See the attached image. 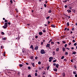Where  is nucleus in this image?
Segmentation results:
<instances>
[{"mask_svg": "<svg viewBox=\"0 0 77 77\" xmlns=\"http://www.w3.org/2000/svg\"><path fill=\"white\" fill-rule=\"evenodd\" d=\"M40 53L41 54H45V51L44 49H42L41 50Z\"/></svg>", "mask_w": 77, "mask_h": 77, "instance_id": "1", "label": "nucleus"}, {"mask_svg": "<svg viewBox=\"0 0 77 77\" xmlns=\"http://www.w3.org/2000/svg\"><path fill=\"white\" fill-rule=\"evenodd\" d=\"M30 48H31L32 49V51H34V50H35V49L33 48V45H31L30 47Z\"/></svg>", "mask_w": 77, "mask_h": 77, "instance_id": "2", "label": "nucleus"}, {"mask_svg": "<svg viewBox=\"0 0 77 77\" xmlns=\"http://www.w3.org/2000/svg\"><path fill=\"white\" fill-rule=\"evenodd\" d=\"M4 26H5L7 27L8 26V22H7V23H5Z\"/></svg>", "mask_w": 77, "mask_h": 77, "instance_id": "3", "label": "nucleus"}, {"mask_svg": "<svg viewBox=\"0 0 77 77\" xmlns=\"http://www.w3.org/2000/svg\"><path fill=\"white\" fill-rule=\"evenodd\" d=\"M38 34H39V35H42L43 34V33L42 32H39Z\"/></svg>", "mask_w": 77, "mask_h": 77, "instance_id": "4", "label": "nucleus"}, {"mask_svg": "<svg viewBox=\"0 0 77 77\" xmlns=\"http://www.w3.org/2000/svg\"><path fill=\"white\" fill-rule=\"evenodd\" d=\"M77 54L76 52L74 51L72 52V54Z\"/></svg>", "mask_w": 77, "mask_h": 77, "instance_id": "5", "label": "nucleus"}, {"mask_svg": "<svg viewBox=\"0 0 77 77\" xmlns=\"http://www.w3.org/2000/svg\"><path fill=\"white\" fill-rule=\"evenodd\" d=\"M67 11L68 12H69V13H70V12H71V10H67Z\"/></svg>", "mask_w": 77, "mask_h": 77, "instance_id": "6", "label": "nucleus"}, {"mask_svg": "<svg viewBox=\"0 0 77 77\" xmlns=\"http://www.w3.org/2000/svg\"><path fill=\"white\" fill-rule=\"evenodd\" d=\"M38 48H39V47L38 46H36L35 48V50H38Z\"/></svg>", "mask_w": 77, "mask_h": 77, "instance_id": "7", "label": "nucleus"}, {"mask_svg": "<svg viewBox=\"0 0 77 77\" xmlns=\"http://www.w3.org/2000/svg\"><path fill=\"white\" fill-rule=\"evenodd\" d=\"M59 66V64H57L56 65V67L57 68H58Z\"/></svg>", "mask_w": 77, "mask_h": 77, "instance_id": "8", "label": "nucleus"}, {"mask_svg": "<svg viewBox=\"0 0 77 77\" xmlns=\"http://www.w3.org/2000/svg\"><path fill=\"white\" fill-rule=\"evenodd\" d=\"M62 75H63V77H65V76L66 75L65 73L64 72L62 74Z\"/></svg>", "mask_w": 77, "mask_h": 77, "instance_id": "9", "label": "nucleus"}, {"mask_svg": "<svg viewBox=\"0 0 77 77\" xmlns=\"http://www.w3.org/2000/svg\"><path fill=\"white\" fill-rule=\"evenodd\" d=\"M51 26L52 27H54V28H55V26H54L53 24L51 25Z\"/></svg>", "mask_w": 77, "mask_h": 77, "instance_id": "10", "label": "nucleus"}, {"mask_svg": "<svg viewBox=\"0 0 77 77\" xmlns=\"http://www.w3.org/2000/svg\"><path fill=\"white\" fill-rule=\"evenodd\" d=\"M31 64H32V66H33V67H35V64H34V63H31Z\"/></svg>", "mask_w": 77, "mask_h": 77, "instance_id": "11", "label": "nucleus"}, {"mask_svg": "<svg viewBox=\"0 0 77 77\" xmlns=\"http://www.w3.org/2000/svg\"><path fill=\"white\" fill-rule=\"evenodd\" d=\"M46 47H50V44H47L46 45Z\"/></svg>", "mask_w": 77, "mask_h": 77, "instance_id": "12", "label": "nucleus"}, {"mask_svg": "<svg viewBox=\"0 0 77 77\" xmlns=\"http://www.w3.org/2000/svg\"><path fill=\"white\" fill-rule=\"evenodd\" d=\"M56 51H59V48H57L56 49Z\"/></svg>", "mask_w": 77, "mask_h": 77, "instance_id": "13", "label": "nucleus"}, {"mask_svg": "<svg viewBox=\"0 0 77 77\" xmlns=\"http://www.w3.org/2000/svg\"><path fill=\"white\" fill-rule=\"evenodd\" d=\"M65 55H68V53L67 52H65Z\"/></svg>", "mask_w": 77, "mask_h": 77, "instance_id": "14", "label": "nucleus"}, {"mask_svg": "<svg viewBox=\"0 0 77 77\" xmlns=\"http://www.w3.org/2000/svg\"><path fill=\"white\" fill-rule=\"evenodd\" d=\"M53 69L54 71H57V68L54 69Z\"/></svg>", "mask_w": 77, "mask_h": 77, "instance_id": "15", "label": "nucleus"}, {"mask_svg": "<svg viewBox=\"0 0 77 77\" xmlns=\"http://www.w3.org/2000/svg\"><path fill=\"white\" fill-rule=\"evenodd\" d=\"M63 51H65V48L63 47Z\"/></svg>", "mask_w": 77, "mask_h": 77, "instance_id": "16", "label": "nucleus"}, {"mask_svg": "<svg viewBox=\"0 0 77 77\" xmlns=\"http://www.w3.org/2000/svg\"><path fill=\"white\" fill-rule=\"evenodd\" d=\"M49 59H53V57H50L49 58Z\"/></svg>", "mask_w": 77, "mask_h": 77, "instance_id": "17", "label": "nucleus"}, {"mask_svg": "<svg viewBox=\"0 0 77 77\" xmlns=\"http://www.w3.org/2000/svg\"><path fill=\"white\" fill-rule=\"evenodd\" d=\"M56 61H57V60H55L53 61V62L54 63H55Z\"/></svg>", "mask_w": 77, "mask_h": 77, "instance_id": "18", "label": "nucleus"}, {"mask_svg": "<svg viewBox=\"0 0 77 77\" xmlns=\"http://www.w3.org/2000/svg\"><path fill=\"white\" fill-rule=\"evenodd\" d=\"M72 31H74L75 29H74V28L73 27L72 29Z\"/></svg>", "mask_w": 77, "mask_h": 77, "instance_id": "19", "label": "nucleus"}, {"mask_svg": "<svg viewBox=\"0 0 77 77\" xmlns=\"http://www.w3.org/2000/svg\"><path fill=\"white\" fill-rule=\"evenodd\" d=\"M53 55H55V52L54 51H53Z\"/></svg>", "mask_w": 77, "mask_h": 77, "instance_id": "20", "label": "nucleus"}, {"mask_svg": "<svg viewBox=\"0 0 77 77\" xmlns=\"http://www.w3.org/2000/svg\"><path fill=\"white\" fill-rule=\"evenodd\" d=\"M48 13H51V10H50L48 12Z\"/></svg>", "mask_w": 77, "mask_h": 77, "instance_id": "21", "label": "nucleus"}, {"mask_svg": "<svg viewBox=\"0 0 77 77\" xmlns=\"http://www.w3.org/2000/svg\"><path fill=\"white\" fill-rule=\"evenodd\" d=\"M19 66L20 67H22L23 66V65L22 64H20L19 65Z\"/></svg>", "mask_w": 77, "mask_h": 77, "instance_id": "22", "label": "nucleus"}, {"mask_svg": "<svg viewBox=\"0 0 77 77\" xmlns=\"http://www.w3.org/2000/svg\"><path fill=\"white\" fill-rule=\"evenodd\" d=\"M2 27L4 29H6V27H7V26H3Z\"/></svg>", "mask_w": 77, "mask_h": 77, "instance_id": "23", "label": "nucleus"}, {"mask_svg": "<svg viewBox=\"0 0 77 77\" xmlns=\"http://www.w3.org/2000/svg\"><path fill=\"white\" fill-rule=\"evenodd\" d=\"M30 58L31 59H33V56H31L30 57Z\"/></svg>", "mask_w": 77, "mask_h": 77, "instance_id": "24", "label": "nucleus"}, {"mask_svg": "<svg viewBox=\"0 0 77 77\" xmlns=\"http://www.w3.org/2000/svg\"><path fill=\"white\" fill-rule=\"evenodd\" d=\"M20 72H18V73H17V74H18V75H19V76H20Z\"/></svg>", "mask_w": 77, "mask_h": 77, "instance_id": "25", "label": "nucleus"}, {"mask_svg": "<svg viewBox=\"0 0 77 77\" xmlns=\"http://www.w3.org/2000/svg\"><path fill=\"white\" fill-rule=\"evenodd\" d=\"M71 62H74V59H72L71 60Z\"/></svg>", "mask_w": 77, "mask_h": 77, "instance_id": "26", "label": "nucleus"}, {"mask_svg": "<svg viewBox=\"0 0 77 77\" xmlns=\"http://www.w3.org/2000/svg\"><path fill=\"white\" fill-rule=\"evenodd\" d=\"M51 41H52V39H51L50 40V41H49L48 43H50L51 42Z\"/></svg>", "mask_w": 77, "mask_h": 77, "instance_id": "27", "label": "nucleus"}, {"mask_svg": "<svg viewBox=\"0 0 77 77\" xmlns=\"http://www.w3.org/2000/svg\"><path fill=\"white\" fill-rule=\"evenodd\" d=\"M63 60H64V61H65V62H66V61H67V60H66V59H63Z\"/></svg>", "mask_w": 77, "mask_h": 77, "instance_id": "28", "label": "nucleus"}, {"mask_svg": "<svg viewBox=\"0 0 77 77\" xmlns=\"http://www.w3.org/2000/svg\"><path fill=\"white\" fill-rule=\"evenodd\" d=\"M62 42H63V44H66V42H64L63 41H62Z\"/></svg>", "mask_w": 77, "mask_h": 77, "instance_id": "29", "label": "nucleus"}, {"mask_svg": "<svg viewBox=\"0 0 77 77\" xmlns=\"http://www.w3.org/2000/svg\"><path fill=\"white\" fill-rule=\"evenodd\" d=\"M38 63L39 65H40V64L41 63V62L40 61H39Z\"/></svg>", "mask_w": 77, "mask_h": 77, "instance_id": "30", "label": "nucleus"}, {"mask_svg": "<svg viewBox=\"0 0 77 77\" xmlns=\"http://www.w3.org/2000/svg\"><path fill=\"white\" fill-rule=\"evenodd\" d=\"M67 2V0H66V1H63V3H66Z\"/></svg>", "mask_w": 77, "mask_h": 77, "instance_id": "31", "label": "nucleus"}, {"mask_svg": "<svg viewBox=\"0 0 77 77\" xmlns=\"http://www.w3.org/2000/svg\"><path fill=\"white\" fill-rule=\"evenodd\" d=\"M67 26H69V22H67Z\"/></svg>", "mask_w": 77, "mask_h": 77, "instance_id": "32", "label": "nucleus"}, {"mask_svg": "<svg viewBox=\"0 0 77 77\" xmlns=\"http://www.w3.org/2000/svg\"><path fill=\"white\" fill-rule=\"evenodd\" d=\"M43 31V33H45V32H46V30H42Z\"/></svg>", "mask_w": 77, "mask_h": 77, "instance_id": "33", "label": "nucleus"}, {"mask_svg": "<svg viewBox=\"0 0 77 77\" xmlns=\"http://www.w3.org/2000/svg\"><path fill=\"white\" fill-rule=\"evenodd\" d=\"M3 40L4 41H6V38L5 37H4L3 38Z\"/></svg>", "mask_w": 77, "mask_h": 77, "instance_id": "34", "label": "nucleus"}, {"mask_svg": "<svg viewBox=\"0 0 77 77\" xmlns=\"http://www.w3.org/2000/svg\"><path fill=\"white\" fill-rule=\"evenodd\" d=\"M64 59V56H63L61 58V59Z\"/></svg>", "mask_w": 77, "mask_h": 77, "instance_id": "35", "label": "nucleus"}, {"mask_svg": "<svg viewBox=\"0 0 77 77\" xmlns=\"http://www.w3.org/2000/svg\"><path fill=\"white\" fill-rule=\"evenodd\" d=\"M49 18H50V16H48V17H46V19H47V20H48V19H49Z\"/></svg>", "mask_w": 77, "mask_h": 77, "instance_id": "36", "label": "nucleus"}, {"mask_svg": "<svg viewBox=\"0 0 77 77\" xmlns=\"http://www.w3.org/2000/svg\"><path fill=\"white\" fill-rule=\"evenodd\" d=\"M38 75V74H37V73H35V76H37Z\"/></svg>", "mask_w": 77, "mask_h": 77, "instance_id": "37", "label": "nucleus"}, {"mask_svg": "<svg viewBox=\"0 0 77 77\" xmlns=\"http://www.w3.org/2000/svg\"><path fill=\"white\" fill-rule=\"evenodd\" d=\"M74 45L75 46H76L77 45V43L74 44Z\"/></svg>", "mask_w": 77, "mask_h": 77, "instance_id": "38", "label": "nucleus"}, {"mask_svg": "<svg viewBox=\"0 0 77 77\" xmlns=\"http://www.w3.org/2000/svg\"><path fill=\"white\" fill-rule=\"evenodd\" d=\"M3 35L5 34V33L4 32H2L1 33Z\"/></svg>", "mask_w": 77, "mask_h": 77, "instance_id": "39", "label": "nucleus"}, {"mask_svg": "<svg viewBox=\"0 0 77 77\" xmlns=\"http://www.w3.org/2000/svg\"><path fill=\"white\" fill-rule=\"evenodd\" d=\"M43 44H44V42H42L41 43V45H43Z\"/></svg>", "mask_w": 77, "mask_h": 77, "instance_id": "40", "label": "nucleus"}, {"mask_svg": "<svg viewBox=\"0 0 77 77\" xmlns=\"http://www.w3.org/2000/svg\"><path fill=\"white\" fill-rule=\"evenodd\" d=\"M65 47H67V44H66L64 46Z\"/></svg>", "mask_w": 77, "mask_h": 77, "instance_id": "41", "label": "nucleus"}, {"mask_svg": "<svg viewBox=\"0 0 77 77\" xmlns=\"http://www.w3.org/2000/svg\"><path fill=\"white\" fill-rule=\"evenodd\" d=\"M73 73L74 74H77L75 72H73Z\"/></svg>", "mask_w": 77, "mask_h": 77, "instance_id": "42", "label": "nucleus"}, {"mask_svg": "<svg viewBox=\"0 0 77 77\" xmlns=\"http://www.w3.org/2000/svg\"><path fill=\"white\" fill-rule=\"evenodd\" d=\"M43 75H44V74H45V72H43Z\"/></svg>", "mask_w": 77, "mask_h": 77, "instance_id": "43", "label": "nucleus"}, {"mask_svg": "<svg viewBox=\"0 0 77 77\" xmlns=\"http://www.w3.org/2000/svg\"><path fill=\"white\" fill-rule=\"evenodd\" d=\"M64 7H65V8H67V7H68V6H67V5H65Z\"/></svg>", "mask_w": 77, "mask_h": 77, "instance_id": "44", "label": "nucleus"}, {"mask_svg": "<svg viewBox=\"0 0 77 77\" xmlns=\"http://www.w3.org/2000/svg\"><path fill=\"white\" fill-rule=\"evenodd\" d=\"M54 66H56V63H54L53 64Z\"/></svg>", "mask_w": 77, "mask_h": 77, "instance_id": "45", "label": "nucleus"}, {"mask_svg": "<svg viewBox=\"0 0 77 77\" xmlns=\"http://www.w3.org/2000/svg\"><path fill=\"white\" fill-rule=\"evenodd\" d=\"M35 38H38V35H36L35 36Z\"/></svg>", "mask_w": 77, "mask_h": 77, "instance_id": "46", "label": "nucleus"}, {"mask_svg": "<svg viewBox=\"0 0 77 77\" xmlns=\"http://www.w3.org/2000/svg\"><path fill=\"white\" fill-rule=\"evenodd\" d=\"M35 59L36 60H37V59H38V57H35Z\"/></svg>", "mask_w": 77, "mask_h": 77, "instance_id": "47", "label": "nucleus"}, {"mask_svg": "<svg viewBox=\"0 0 77 77\" xmlns=\"http://www.w3.org/2000/svg\"><path fill=\"white\" fill-rule=\"evenodd\" d=\"M5 22H7V23H8V20H5Z\"/></svg>", "mask_w": 77, "mask_h": 77, "instance_id": "48", "label": "nucleus"}, {"mask_svg": "<svg viewBox=\"0 0 77 77\" xmlns=\"http://www.w3.org/2000/svg\"><path fill=\"white\" fill-rule=\"evenodd\" d=\"M28 68L29 69H31V67H28Z\"/></svg>", "mask_w": 77, "mask_h": 77, "instance_id": "49", "label": "nucleus"}, {"mask_svg": "<svg viewBox=\"0 0 77 77\" xmlns=\"http://www.w3.org/2000/svg\"><path fill=\"white\" fill-rule=\"evenodd\" d=\"M4 48V47L3 46H1V48H2V49H3V48Z\"/></svg>", "mask_w": 77, "mask_h": 77, "instance_id": "50", "label": "nucleus"}, {"mask_svg": "<svg viewBox=\"0 0 77 77\" xmlns=\"http://www.w3.org/2000/svg\"><path fill=\"white\" fill-rule=\"evenodd\" d=\"M28 77H31V75H29L28 76Z\"/></svg>", "mask_w": 77, "mask_h": 77, "instance_id": "51", "label": "nucleus"}, {"mask_svg": "<svg viewBox=\"0 0 77 77\" xmlns=\"http://www.w3.org/2000/svg\"><path fill=\"white\" fill-rule=\"evenodd\" d=\"M48 24H50V21H48Z\"/></svg>", "mask_w": 77, "mask_h": 77, "instance_id": "52", "label": "nucleus"}, {"mask_svg": "<svg viewBox=\"0 0 77 77\" xmlns=\"http://www.w3.org/2000/svg\"><path fill=\"white\" fill-rule=\"evenodd\" d=\"M10 2L11 3H13V2L12 0H11Z\"/></svg>", "mask_w": 77, "mask_h": 77, "instance_id": "53", "label": "nucleus"}, {"mask_svg": "<svg viewBox=\"0 0 77 77\" xmlns=\"http://www.w3.org/2000/svg\"><path fill=\"white\" fill-rule=\"evenodd\" d=\"M49 62H51V59H49Z\"/></svg>", "mask_w": 77, "mask_h": 77, "instance_id": "54", "label": "nucleus"}, {"mask_svg": "<svg viewBox=\"0 0 77 77\" xmlns=\"http://www.w3.org/2000/svg\"><path fill=\"white\" fill-rule=\"evenodd\" d=\"M44 6H45V7H46V6H47V5H46V4H44Z\"/></svg>", "mask_w": 77, "mask_h": 77, "instance_id": "55", "label": "nucleus"}, {"mask_svg": "<svg viewBox=\"0 0 77 77\" xmlns=\"http://www.w3.org/2000/svg\"><path fill=\"white\" fill-rule=\"evenodd\" d=\"M49 68H50V66H48V67H46V68L49 69Z\"/></svg>", "mask_w": 77, "mask_h": 77, "instance_id": "56", "label": "nucleus"}, {"mask_svg": "<svg viewBox=\"0 0 77 77\" xmlns=\"http://www.w3.org/2000/svg\"><path fill=\"white\" fill-rule=\"evenodd\" d=\"M51 44H54V42H51Z\"/></svg>", "mask_w": 77, "mask_h": 77, "instance_id": "57", "label": "nucleus"}, {"mask_svg": "<svg viewBox=\"0 0 77 77\" xmlns=\"http://www.w3.org/2000/svg\"><path fill=\"white\" fill-rule=\"evenodd\" d=\"M72 41L73 42H75V41L74 40H73Z\"/></svg>", "mask_w": 77, "mask_h": 77, "instance_id": "58", "label": "nucleus"}, {"mask_svg": "<svg viewBox=\"0 0 77 77\" xmlns=\"http://www.w3.org/2000/svg\"><path fill=\"white\" fill-rule=\"evenodd\" d=\"M8 24H9V25H10V24H11V23L8 22Z\"/></svg>", "mask_w": 77, "mask_h": 77, "instance_id": "59", "label": "nucleus"}, {"mask_svg": "<svg viewBox=\"0 0 77 77\" xmlns=\"http://www.w3.org/2000/svg\"><path fill=\"white\" fill-rule=\"evenodd\" d=\"M67 29V28L66 27L64 29V30H66Z\"/></svg>", "mask_w": 77, "mask_h": 77, "instance_id": "60", "label": "nucleus"}, {"mask_svg": "<svg viewBox=\"0 0 77 77\" xmlns=\"http://www.w3.org/2000/svg\"><path fill=\"white\" fill-rule=\"evenodd\" d=\"M26 65H29V63H26Z\"/></svg>", "mask_w": 77, "mask_h": 77, "instance_id": "61", "label": "nucleus"}, {"mask_svg": "<svg viewBox=\"0 0 77 77\" xmlns=\"http://www.w3.org/2000/svg\"><path fill=\"white\" fill-rule=\"evenodd\" d=\"M20 38H19L17 37V38H16V39H19Z\"/></svg>", "mask_w": 77, "mask_h": 77, "instance_id": "62", "label": "nucleus"}, {"mask_svg": "<svg viewBox=\"0 0 77 77\" xmlns=\"http://www.w3.org/2000/svg\"><path fill=\"white\" fill-rule=\"evenodd\" d=\"M75 77H77V74L75 75Z\"/></svg>", "mask_w": 77, "mask_h": 77, "instance_id": "63", "label": "nucleus"}, {"mask_svg": "<svg viewBox=\"0 0 77 77\" xmlns=\"http://www.w3.org/2000/svg\"><path fill=\"white\" fill-rule=\"evenodd\" d=\"M71 44V42H69V45H70Z\"/></svg>", "mask_w": 77, "mask_h": 77, "instance_id": "64", "label": "nucleus"}]
</instances>
